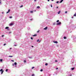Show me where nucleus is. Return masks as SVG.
<instances>
[{
    "mask_svg": "<svg viewBox=\"0 0 76 76\" xmlns=\"http://www.w3.org/2000/svg\"><path fill=\"white\" fill-rule=\"evenodd\" d=\"M75 69V67H74V68H71V70H73L74 69Z\"/></svg>",
    "mask_w": 76,
    "mask_h": 76,
    "instance_id": "nucleus-6",
    "label": "nucleus"
},
{
    "mask_svg": "<svg viewBox=\"0 0 76 76\" xmlns=\"http://www.w3.org/2000/svg\"><path fill=\"white\" fill-rule=\"evenodd\" d=\"M11 61H12V62H14V61H13V60H12Z\"/></svg>",
    "mask_w": 76,
    "mask_h": 76,
    "instance_id": "nucleus-33",
    "label": "nucleus"
},
{
    "mask_svg": "<svg viewBox=\"0 0 76 76\" xmlns=\"http://www.w3.org/2000/svg\"><path fill=\"white\" fill-rule=\"evenodd\" d=\"M76 16V13H75L74 15V16Z\"/></svg>",
    "mask_w": 76,
    "mask_h": 76,
    "instance_id": "nucleus-16",
    "label": "nucleus"
},
{
    "mask_svg": "<svg viewBox=\"0 0 76 76\" xmlns=\"http://www.w3.org/2000/svg\"><path fill=\"white\" fill-rule=\"evenodd\" d=\"M14 46H17V45H14Z\"/></svg>",
    "mask_w": 76,
    "mask_h": 76,
    "instance_id": "nucleus-47",
    "label": "nucleus"
},
{
    "mask_svg": "<svg viewBox=\"0 0 76 76\" xmlns=\"http://www.w3.org/2000/svg\"><path fill=\"white\" fill-rule=\"evenodd\" d=\"M30 12H31V13H33V11H30Z\"/></svg>",
    "mask_w": 76,
    "mask_h": 76,
    "instance_id": "nucleus-29",
    "label": "nucleus"
},
{
    "mask_svg": "<svg viewBox=\"0 0 76 76\" xmlns=\"http://www.w3.org/2000/svg\"><path fill=\"white\" fill-rule=\"evenodd\" d=\"M39 41V39H38L37 40V42H38V41Z\"/></svg>",
    "mask_w": 76,
    "mask_h": 76,
    "instance_id": "nucleus-23",
    "label": "nucleus"
},
{
    "mask_svg": "<svg viewBox=\"0 0 76 76\" xmlns=\"http://www.w3.org/2000/svg\"><path fill=\"white\" fill-rule=\"evenodd\" d=\"M45 66H47L48 65V64L46 63L45 64Z\"/></svg>",
    "mask_w": 76,
    "mask_h": 76,
    "instance_id": "nucleus-20",
    "label": "nucleus"
},
{
    "mask_svg": "<svg viewBox=\"0 0 76 76\" xmlns=\"http://www.w3.org/2000/svg\"><path fill=\"white\" fill-rule=\"evenodd\" d=\"M54 43H56V44H57V43H58V42H57V41H55L54 42Z\"/></svg>",
    "mask_w": 76,
    "mask_h": 76,
    "instance_id": "nucleus-4",
    "label": "nucleus"
},
{
    "mask_svg": "<svg viewBox=\"0 0 76 76\" xmlns=\"http://www.w3.org/2000/svg\"><path fill=\"white\" fill-rule=\"evenodd\" d=\"M1 4V1H0V4Z\"/></svg>",
    "mask_w": 76,
    "mask_h": 76,
    "instance_id": "nucleus-50",
    "label": "nucleus"
},
{
    "mask_svg": "<svg viewBox=\"0 0 76 76\" xmlns=\"http://www.w3.org/2000/svg\"><path fill=\"white\" fill-rule=\"evenodd\" d=\"M10 26H12V25H13V23H11L10 24Z\"/></svg>",
    "mask_w": 76,
    "mask_h": 76,
    "instance_id": "nucleus-3",
    "label": "nucleus"
},
{
    "mask_svg": "<svg viewBox=\"0 0 76 76\" xmlns=\"http://www.w3.org/2000/svg\"><path fill=\"white\" fill-rule=\"evenodd\" d=\"M31 47H34V46H32Z\"/></svg>",
    "mask_w": 76,
    "mask_h": 76,
    "instance_id": "nucleus-51",
    "label": "nucleus"
},
{
    "mask_svg": "<svg viewBox=\"0 0 76 76\" xmlns=\"http://www.w3.org/2000/svg\"><path fill=\"white\" fill-rule=\"evenodd\" d=\"M56 8H57V9H58V7H56Z\"/></svg>",
    "mask_w": 76,
    "mask_h": 76,
    "instance_id": "nucleus-42",
    "label": "nucleus"
},
{
    "mask_svg": "<svg viewBox=\"0 0 76 76\" xmlns=\"http://www.w3.org/2000/svg\"><path fill=\"white\" fill-rule=\"evenodd\" d=\"M32 76H34V74H32Z\"/></svg>",
    "mask_w": 76,
    "mask_h": 76,
    "instance_id": "nucleus-32",
    "label": "nucleus"
},
{
    "mask_svg": "<svg viewBox=\"0 0 76 76\" xmlns=\"http://www.w3.org/2000/svg\"><path fill=\"white\" fill-rule=\"evenodd\" d=\"M64 39H66V37H64Z\"/></svg>",
    "mask_w": 76,
    "mask_h": 76,
    "instance_id": "nucleus-15",
    "label": "nucleus"
},
{
    "mask_svg": "<svg viewBox=\"0 0 76 76\" xmlns=\"http://www.w3.org/2000/svg\"><path fill=\"white\" fill-rule=\"evenodd\" d=\"M42 71H43V70H42V69H41L40 70L41 72H42Z\"/></svg>",
    "mask_w": 76,
    "mask_h": 76,
    "instance_id": "nucleus-21",
    "label": "nucleus"
},
{
    "mask_svg": "<svg viewBox=\"0 0 76 76\" xmlns=\"http://www.w3.org/2000/svg\"><path fill=\"white\" fill-rule=\"evenodd\" d=\"M47 28H48V27H46L45 28H44V30H47Z\"/></svg>",
    "mask_w": 76,
    "mask_h": 76,
    "instance_id": "nucleus-2",
    "label": "nucleus"
},
{
    "mask_svg": "<svg viewBox=\"0 0 76 76\" xmlns=\"http://www.w3.org/2000/svg\"><path fill=\"white\" fill-rule=\"evenodd\" d=\"M55 62H57V61L56 60V61H55Z\"/></svg>",
    "mask_w": 76,
    "mask_h": 76,
    "instance_id": "nucleus-41",
    "label": "nucleus"
},
{
    "mask_svg": "<svg viewBox=\"0 0 76 76\" xmlns=\"http://www.w3.org/2000/svg\"><path fill=\"white\" fill-rule=\"evenodd\" d=\"M51 7H53V6H52V5H51Z\"/></svg>",
    "mask_w": 76,
    "mask_h": 76,
    "instance_id": "nucleus-40",
    "label": "nucleus"
},
{
    "mask_svg": "<svg viewBox=\"0 0 76 76\" xmlns=\"http://www.w3.org/2000/svg\"><path fill=\"white\" fill-rule=\"evenodd\" d=\"M14 64L15 65H16L17 64V63H16V62H15Z\"/></svg>",
    "mask_w": 76,
    "mask_h": 76,
    "instance_id": "nucleus-12",
    "label": "nucleus"
},
{
    "mask_svg": "<svg viewBox=\"0 0 76 76\" xmlns=\"http://www.w3.org/2000/svg\"><path fill=\"white\" fill-rule=\"evenodd\" d=\"M3 61V59H0V61H1H1Z\"/></svg>",
    "mask_w": 76,
    "mask_h": 76,
    "instance_id": "nucleus-10",
    "label": "nucleus"
},
{
    "mask_svg": "<svg viewBox=\"0 0 76 76\" xmlns=\"http://www.w3.org/2000/svg\"><path fill=\"white\" fill-rule=\"evenodd\" d=\"M10 50H11V49H12V48H10Z\"/></svg>",
    "mask_w": 76,
    "mask_h": 76,
    "instance_id": "nucleus-48",
    "label": "nucleus"
},
{
    "mask_svg": "<svg viewBox=\"0 0 76 76\" xmlns=\"http://www.w3.org/2000/svg\"><path fill=\"white\" fill-rule=\"evenodd\" d=\"M59 2H58V1H57L56 2V3H58Z\"/></svg>",
    "mask_w": 76,
    "mask_h": 76,
    "instance_id": "nucleus-27",
    "label": "nucleus"
},
{
    "mask_svg": "<svg viewBox=\"0 0 76 76\" xmlns=\"http://www.w3.org/2000/svg\"><path fill=\"white\" fill-rule=\"evenodd\" d=\"M65 12L66 13H67V11H66Z\"/></svg>",
    "mask_w": 76,
    "mask_h": 76,
    "instance_id": "nucleus-39",
    "label": "nucleus"
},
{
    "mask_svg": "<svg viewBox=\"0 0 76 76\" xmlns=\"http://www.w3.org/2000/svg\"><path fill=\"white\" fill-rule=\"evenodd\" d=\"M30 20H32V19H30Z\"/></svg>",
    "mask_w": 76,
    "mask_h": 76,
    "instance_id": "nucleus-44",
    "label": "nucleus"
},
{
    "mask_svg": "<svg viewBox=\"0 0 76 76\" xmlns=\"http://www.w3.org/2000/svg\"><path fill=\"white\" fill-rule=\"evenodd\" d=\"M39 30L38 31H37V32H39Z\"/></svg>",
    "mask_w": 76,
    "mask_h": 76,
    "instance_id": "nucleus-35",
    "label": "nucleus"
},
{
    "mask_svg": "<svg viewBox=\"0 0 76 76\" xmlns=\"http://www.w3.org/2000/svg\"><path fill=\"white\" fill-rule=\"evenodd\" d=\"M52 1H54V0H52Z\"/></svg>",
    "mask_w": 76,
    "mask_h": 76,
    "instance_id": "nucleus-53",
    "label": "nucleus"
},
{
    "mask_svg": "<svg viewBox=\"0 0 76 76\" xmlns=\"http://www.w3.org/2000/svg\"><path fill=\"white\" fill-rule=\"evenodd\" d=\"M36 0H34V1H36Z\"/></svg>",
    "mask_w": 76,
    "mask_h": 76,
    "instance_id": "nucleus-49",
    "label": "nucleus"
},
{
    "mask_svg": "<svg viewBox=\"0 0 76 76\" xmlns=\"http://www.w3.org/2000/svg\"><path fill=\"white\" fill-rule=\"evenodd\" d=\"M37 9H39L40 8V7L39 6L37 7Z\"/></svg>",
    "mask_w": 76,
    "mask_h": 76,
    "instance_id": "nucleus-7",
    "label": "nucleus"
},
{
    "mask_svg": "<svg viewBox=\"0 0 76 76\" xmlns=\"http://www.w3.org/2000/svg\"><path fill=\"white\" fill-rule=\"evenodd\" d=\"M39 42H40V41H39Z\"/></svg>",
    "mask_w": 76,
    "mask_h": 76,
    "instance_id": "nucleus-55",
    "label": "nucleus"
},
{
    "mask_svg": "<svg viewBox=\"0 0 76 76\" xmlns=\"http://www.w3.org/2000/svg\"><path fill=\"white\" fill-rule=\"evenodd\" d=\"M7 71H8V69H6V72H7Z\"/></svg>",
    "mask_w": 76,
    "mask_h": 76,
    "instance_id": "nucleus-25",
    "label": "nucleus"
},
{
    "mask_svg": "<svg viewBox=\"0 0 76 76\" xmlns=\"http://www.w3.org/2000/svg\"><path fill=\"white\" fill-rule=\"evenodd\" d=\"M72 76V75H70V76Z\"/></svg>",
    "mask_w": 76,
    "mask_h": 76,
    "instance_id": "nucleus-52",
    "label": "nucleus"
},
{
    "mask_svg": "<svg viewBox=\"0 0 76 76\" xmlns=\"http://www.w3.org/2000/svg\"><path fill=\"white\" fill-rule=\"evenodd\" d=\"M60 12H61V11H59L58 12V14H60Z\"/></svg>",
    "mask_w": 76,
    "mask_h": 76,
    "instance_id": "nucleus-9",
    "label": "nucleus"
},
{
    "mask_svg": "<svg viewBox=\"0 0 76 76\" xmlns=\"http://www.w3.org/2000/svg\"><path fill=\"white\" fill-rule=\"evenodd\" d=\"M9 57H13V56H9Z\"/></svg>",
    "mask_w": 76,
    "mask_h": 76,
    "instance_id": "nucleus-19",
    "label": "nucleus"
},
{
    "mask_svg": "<svg viewBox=\"0 0 76 76\" xmlns=\"http://www.w3.org/2000/svg\"><path fill=\"white\" fill-rule=\"evenodd\" d=\"M9 18H10V19H11V18H12V16H10L9 17Z\"/></svg>",
    "mask_w": 76,
    "mask_h": 76,
    "instance_id": "nucleus-17",
    "label": "nucleus"
},
{
    "mask_svg": "<svg viewBox=\"0 0 76 76\" xmlns=\"http://www.w3.org/2000/svg\"><path fill=\"white\" fill-rule=\"evenodd\" d=\"M4 72V71L3 70L1 72V74H3V73Z\"/></svg>",
    "mask_w": 76,
    "mask_h": 76,
    "instance_id": "nucleus-13",
    "label": "nucleus"
},
{
    "mask_svg": "<svg viewBox=\"0 0 76 76\" xmlns=\"http://www.w3.org/2000/svg\"><path fill=\"white\" fill-rule=\"evenodd\" d=\"M35 12H36V11H35Z\"/></svg>",
    "mask_w": 76,
    "mask_h": 76,
    "instance_id": "nucleus-56",
    "label": "nucleus"
},
{
    "mask_svg": "<svg viewBox=\"0 0 76 76\" xmlns=\"http://www.w3.org/2000/svg\"><path fill=\"white\" fill-rule=\"evenodd\" d=\"M11 33V32H9V34H10Z\"/></svg>",
    "mask_w": 76,
    "mask_h": 76,
    "instance_id": "nucleus-46",
    "label": "nucleus"
},
{
    "mask_svg": "<svg viewBox=\"0 0 76 76\" xmlns=\"http://www.w3.org/2000/svg\"><path fill=\"white\" fill-rule=\"evenodd\" d=\"M2 37H4V35H3L1 36Z\"/></svg>",
    "mask_w": 76,
    "mask_h": 76,
    "instance_id": "nucleus-36",
    "label": "nucleus"
},
{
    "mask_svg": "<svg viewBox=\"0 0 76 76\" xmlns=\"http://www.w3.org/2000/svg\"><path fill=\"white\" fill-rule=\"evenodd\" d=\"M37 34H34V35H33V37H35V36H37Z\"/></svg>",
    "mask_w": 76,
    "mask_h": 76,
    "instance_id": "nucleus-11",
    "label": "nucleus"
},
{
    "mask_svg": "<svg viewBox=\"0 0 76 76\" xmlns=\"http://www.w3.org/2000/svg\"><path fill=\"white\" fill-rule=\"evenodd\" d=\"M5 29H9V27H6V28H5Z\"/></svg>",
    "mask_w": 76,
    "mask_h": 76,
    "instance_id": "nucleus-5",
    "label": "nucleus"
},
{
    "mask_svg": "<svg viewBox=\"0 0 76 76\" xmlns=\"http://www.w3.org/2000/svg\"><path fill=\"white\" fill-rule=\"evenodd\" d=\"M0 1H1V0H0Z\"/></svg>",
    "mask_w": 76,
    "mask_h": 76,
    "instance_id": "nucleus-57",
    "label": "nucleus"
},
{
    "mask_svg": "<svg viewBox=\"0 0 76 76\" xmlns=\"http://www.w3.org/2000/svg\"><path fill=\"white\" fill-rule=\"evenodd\" d=\"M29 58H32V57H29Z\"/></svg>",
    "mask_w": 76,
    "mask_h": 76,
    "instance_id": "nucleus-38",
    "label": "nucleus"
},
{
    "mask_svg": "<svg viewBox=\"0 0 76 76\" xmlns=\"http://www.w3.org/2000/svg\"><path fill=\"white\" fill-rule=\"evenodd\" d=\"M59 22V20H58L56 21V22Z\"/></svg>",
    "mask_w": 76,
    "mask_h": 76,
    "instance_id": "nucleus-22",
    "label": "nucleus"
},
{
    "mask_svg": "<svg viewBox=\"0 0 76 76\" xmlns=\"http://www.w3.org/2000/svg\"><path fill=\"white\" fill-rule=\"evenodd\" d=\"M2 71H3V69H1L0 70V72H2Z\"/></svg>",
    "mask_w": 76,
    "mask_h": 76,
    "instance_id": "nucleus-14",
    "label": "nucleus"
},
{
    "mask_svg": "<svg viewBox=\"0 0 76 76\" xmlns=\"http://www.w3.org/2000/svg\"><path fill=\"white\" fill-rule=\"evenodd\" d=\"M24 63H26V60H25L24 61Z\"/></svg>",
    "mask_w": 76,
    "mask_h": 76,
    "instance_id": "nucleus-18",
    "label": "nucleus"
},
{
    "mask_svg": "<svg viewBox=\"0 0 76 76\" xmlns=\"http://www.w3.org/2000/svg\"><path fill=\"white\" fill-rule=\"evenodd\" d=\"M58 68H56V70H57V69H58Z\"/></svg>",
    "mask_w": 76,
    "mask_h": 76,
    "instance_id": "nucleus-37",
    "label": "nucleus"
},
{
    "mask_svg": "<svg viewBox=\"0 0 76 76\" xmlns=\"http://www.w3.org/2000/svg\"><path fill=\"white\" fill-rule=\"evenodd\" d=\"M48 1H50V0H48Z\"/></svg>",
    "mask_w": 76,
    "mask_h": 76,
    "instance_id": "nucleus-43",
    "label": "nucleus"
},
{
    "mask_svg": "<svg viewBox=\"0 0 76 76\" xmlns=\"http://www.w3.org/2000/svg\"><path fill=\"white\" fill-rule=\"evenodd\" d=\"M10 9L8 10V12H10Z\"/></svg>",
    "mask_w": 76,
    "mask_h": 76,
    "instance_id": "nucleus-26",
    "label": "nucleus"
},
{
    "mask_svg": "<svg viewBox=\"0 0 76 76\" xmlns=\"http://www.w3.org/2000/svg\"><path fill=\"white\" fill-rule=\"evenodd\" d=\"M56 24V23H53V25H55Z\"/></svg>",
    "mask_w": 76,
    "mask_h": 76,
    "instance_id": "nucleus-45",
    "label": "nucleus"
},
{
    "mask_svg": "<svg viewBox=\"0 0 76 76\" xmlns=\"http://www.w3.org/2000/svg\"><path fill=\"white\" fill-rule=\"evenodd\" d=\"M2 13H4L3 12H2Z\"/></svg>",
    "mask_w": 76,
    "mask_h": 76,
    "instance_id": "nucleus-54",
    "label": "nucleus"
},
{
    "mask_svg": "<svg viewBox=\"0 0 76 76\" xmlns=\"http://www.w3.org/2000/svg\"><path fill=\"white\" fill-rule=\"evenodd\" d=\"M31 39H33V38H32V37H31Z\"/></svg>",
    "mask_w": 76,
    "mask_h": 76,
    "instance_id": "nucleus-34",
    "label": "nucleus"
},
{
    "mask_svg": "<svg viewBox=\"0 0 76 76\" xmlns=\"http://www.w3.org/2000/svg\"><path fill=\"white\" fill-rule=\"evenodd\" d=\"M9 11H8L6 13L7 14V13H9Z\"/></svg>",
    "mask_w": 76,
    "mask_h": 76,
    "instance_id": "nucleus-30",
    "label": "nucleus"
},
{
    "mask_svg": "<svg viewBox=\"0 0 76 76\" xmlns=\"http://www.w3.org/2000/svg\"><path fill=\"white\" fill-rule=\"evenodd\" d=\"M63 1V0H61V1H60V3H62V2Z\"/></svg>",
    "mask_w": 76,
    "mask_h": 76,
    "instance_id": "nucleus-8",
    "label": "nucleus"
},
{
    "mask_svg": "<svg viewBox=\"0 0 76 76\" xmlns=\"http://www.w3.org/2000/svg\"><path fill=\"white\" fill-rule=\"evenodd\" d=\"M35 68L34 67H33L32 68V69H34Z\"/></svg>",
    "mask_w": 76,
    "mask_h": 76,
    "instance_id": "nucleus-24",
    "label": "nucleus"
},
{
    "mask_svg": "<svg viewBox=\"0 0 76 76\" xmlns=\"http://www.w3.org/2000/svg\"><path fill=\"white\" fill-rule=\"evenodd\" d=\"M23 7V5H21L20 6V7Z\"/></svg>",
    "mask_w": 76,
    "mask_h": 76,
    "instance_id": "nucleus-28",
    "label": "nucleus"
},
{
    "mask_svg": "<svg viewBox=\"0 0 76 76\" xmlns=\"http://www.w3.org/2000/svg\"><path fill=\"white\" fill-rule=\"evenodd\" d=\"M61 22H59L56 23V25H61Z\"/></svg>",
    "mask_w": 76,
    "mask_h": 76,
    "instance_id": "nucleus-1",
    "label": "nucleus"
},
{
    "mask_svg": "<svg viewBox=\"0 0 76 76\" xmlns=\"http://www.w3.org/2000/svg\"><path fill=\"white\" fill-rule=\"evenodd\" d=\"M6 45V43H5L4 45Z\"/></svg>",
    "mask_w": 76,
    "mask_h": 76,
    "instance_id": "nucleus-31",
    "label": "nucleus"
}]
</instances>
